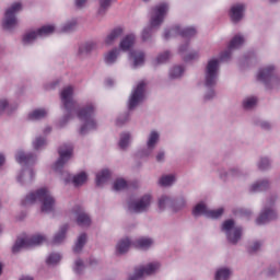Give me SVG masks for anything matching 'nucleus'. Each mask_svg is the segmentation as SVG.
I'll list each match as a JSON object with an SVG mask.
<instances>
[{
  "mask_svg": "<svg viewBox=\"0 0 280 280\" xmlns=\"http://www.w3.org/2000/svg\"><path fill=\"white\" fill-rule=\"evenodd\" d=\"M61 106L63 116L59 120V128H65L73 117H78L83 121L79 132L80 135H89L92 130L97 129V121L95 120V103L88 102L80 107L78 101L73 100V86L67 85L60 92Z\"/></svg>",
  "mask_w": 280,
  "mask_h": 280,
  "instance_id": "nucleus-1",
  "label": "nucleus"
},
{
  "mask_svg": "<svg viewBox=\"0 0 280 280\" xmlns=\"http://www.w3.org/2000/svg\"><path fill=\"white\" fill-rule=\"evenodd\" d=\"M36 202H40L42 213H54L56 211V197L47 188L31 191L22 200L24 207L36 205Z\"/></svg>",
  "mask_w": 280,
  "mask_h": 280,
  "instance_id": "nucleus-2",
  "label": "nucleus"
},
{
  "mask_svg": "<svg viewBox=\"0 0 280 280\" xmlns=\"http://www.w3.org/2000/svg\"><path fill=\"white\" fill-rule=\"evenodd\" d=\"M170 12V3L161 2L153 7L151 12L150 25L144 27L141 33V38L143 43H151L152 31L159 30L162 23H165V16Z\"/></svg>",
  "mask_w": 280,
  "mask_h": 280,
  "instance_id": "nucleus-3",
  "label": "nucleus"
},
{
  "mask_svg": "<svg viewBox=\"0 0 280 280\" xmlns=\"http://www.w3.org/2000/svg\"><path fill=\"white\" fill-rule=\"evenodd\" d=\"M25 5L21 1L12 2L5 10L2 18V30L5 32H14L19 25V14L23 12Z\"/></svg>",
  "mask_w": 280,
  "mask_h": 280,
  "instance_id": "nucleus-4",
  "label": "nucleus"
},
{
  "mask_svg": "<svg viewBox=\"0 0 280 280\" xmlns=\"http://www.w3.org/2000/svg\"><path fill=\"white\" fill-rule=\"evenodd\" d=\"M221 233L225 235L229 244L237 246V244H240V242L242 241V235H244V228L237 225V223H235V220L226 219L221 224Z\"/></svg>",
  "mask_w": 280,
  "mask_h": 280,
  "instance_id": "nucleus-5",
  "label": "nucleus"
},
{
  "mask_svg": "<svg viewBox=\"0 0 280 280\" xmlns=\"http://www.w3.org/2000/svg\"><path fill=\"white\" fill-rule=\"evenodd\" d=\"M220 78V59L211 58L207 61L203 70V86L214 89Z\"/></svg>",
  "mask_w": 280,
  "mask_h": 280,
  "instance_id": "nucleus-6",
  "label": "nucleus"
},
{
  "mask_svg": "<svg viewBox=\"0 0 280 280\" xmlns=\"http://www.w3.org/2000/svg\"><path fill=\"white\" fill-rule=\"evenodd\" d=\"M258 82H261L267 89H279L280 78L277 75V67L268 65L259 69L257 74Z\"/></svg>",
  "mask_w": 280,
  "mask_h": 280,
  "instance_id": "nucleus-7",
  "label": "nucleus"
},
{
  "mask_svg": "<svg viewBox=\"0 0 280 280\" xmlns=\"http://www.w3.org/2000/svg\"><path fill=\"white\" fill-rule=\"evenodd\" d=\"M277 195H271L267 199L266 206L261 209L260 214L256 219V224L258 226H264L273 220H279V212L275 209V203L277 202Z\"/></svg>",
  "mask_w": 280,
  "mask_h": 280,
  "instance_id": "nucleus-8",
  "label": "nucleus"
},
{
  "mask_svg": "<svg viewBox=\"0 0 280 280\" xmlns=\"http://www.w3.org/2000/svg\"><path fill=\"white\" fill-rule=\"evenodd\" d=\"M152 202H154V198L150 194H145L137 199H129L127 209L130 213H148Z\"/></svg>",
  "mask_w": 280,
  "mask_h": 280,
  "instance_id": "nucleus-9",
  "label": "nucleus"
},
{
  "mask_svg": "<svg viewBox=\"0 0 280 280\" xmlns=\"http://www.w3.org/2000/svg\"><path fill=\"white\" fill-rule=\"evenodd\" d=\"M160 141L161 132L156 129H152L147 136L145 148L137 151L138 159H148L149 156H152V153L156 150V145H159Z\"/></svg>",
  "mask_w": 280,
  "mask_h": 280,
  "instance_id": "nucleus-10",
  "label": "nucleus"
},
{
  "mask_svg": "<svg viewBox=\"0 0 280 280\" xmlns=\"http://www.w3.org/2000/svg\"><path fill=\"white\" fill-rule=\"evenodd\" d=\"M59 158L58 160L52 164V170L57 174H62V170H65V165L71 161V158L73 156V145L71 144H62L58 149Z\"/></svg>",
  "mask_w": 280,
  "mask_h": 280,
  "instance_id": "nucleus-11",
  "label": "nucleus"
},
{
  "mask_svg": "<svg viewBox=\"0 0 280 280\" xmlns=\"http://www.w3.org/2000/svg\"><path fill=\"white\" fill-rule=\"evenodd\" d=\"M145 100V83L143 81H140L131 91L128 102H127V108L128 110H135L137 106L140 104H143V101Z\"/></svg>",
  "mask_w": 280,
  "mask_h": 280,
  "instance_id": "nucleus-12",
  "label": "nucleus"
},
{
  "mask_svg": "<svg viewBox=\"0 0 280 280\" xmlns=\"http://www.w3.org/2000/svg\"><path fill=\"white\" fill-rule=\"evenodd\" d=\"M47 238L43 234H35L25 238H18L12 247V253H20L22 248L40 246Z\"/></svg>",
  "mask_w": 280,
  "mask_h": 280,
  "instance_id": "nucleus-13",
  "label": "nucleus"
},
{
  "mask_svg": "<svg viewBox=\"0 0 280 280\" xmlns=\"http://www.w3.org/2000/svg\"><path fill=\"white\" fill-rule=\"evenodd\" d=\"M247 8L248 5L244 2H235L230 7L229 16L234 25H237V23H242V21H244Z\"/></svg>",
  "mask_w": 280,
  "mask_h": 280,
  "instance_id": "nucleus-14",
  "label": "nucleus"
},
{
  "mask_svg": "<svg viewBox=\"0 0 280 280\" xmlns=\"http://www.w3.org/2000/svg\"><path fill=\"white\" fill-rule=\"evenodd\" d=\"M246 43V37L242 34H236L231 40L228 46V49L221 54V60H231V56H233V51L235 49H240Z\"/></svg>",
  "mask_w": 280,
  "mask_h": 280,
  "instance_id": "nucleus-15",
  "label": "nucleus"
},
{
  "mask_svg": "<svg viewBox=\"0 0 280 280\" xmlns=\"http://www.w3.org/2000/svg\"><path fill=\"white\" fill-rule=\"evenodd\" d=\"M72 211L75 215L78 226H81L82 229H89V226H91L93 220L91 219V215L84 211V209L75 207Z\"/></svg>",
  "mask_w": 280,
  "mask_h": 280,
  "instance_id": "nucleus-16",
  "label": "nucleus"
},
{
  "mask_svg": "<svg viewBox=\"0 0 280 280\" xmlns=\"http://www.w3.org/2000/svg\"><path fill=\"white\" fill-rule=\"evenodd\" d=\"M244 176H246V173H244V170L240 168V167H231L228 171H222L220 173V178H222V180H242V178H244Z\"/></svg>",
  "mask_w": 280,
  "mask_h": 280,
  "instance_id": "nucleus-17",
  "label": "nucleus"
},
{
  "mask_svg": "<svg viewBox=\"0 0 280 280\" xmlns=\"http://www.w3.org/2000/svg\"><path fill=\"white\" fill-rule=\"evenodd\" d=\"M15 161L24 167H30V165L36 163V155L32 152L26 153L25 151L20 150L15 154Z\"/></svg>",
  "mask_w": 280,
  "mask_h": 280,
  "instance_id": "nucleus-18",
  "label": "nucleus"
},
{
  "mask_svg": "<svg viewBox=\"0 0 280 280\" xmlns=\"http://www.w3.org/2000/svg\"><path fill=\"white\" fill-rule=\"evenodd\" d=\"M178 51L180 56H184V60H186V62H189L190 60H198L200 58V49L189 51V42H185L184 44L179 45Z\"/></svg>",
  "mask_w": 280,
  "mask_h": 280,
  "instance_id": "nucleus-19",
  "label": "nucleus"
},
{
  "mask_svg": "<svg viewBox=\"0 0 280 280\" xmlns=\"http://www.w3.org/2000/svg\"><path fill=\"white\" fill-rule=\"evenodd\" d=\"M34 178H36V173L32 167L23 168L16 175V180L20 185H30Z\"/></svg>",
  "mask_w": 280,
  "mask_h": 280,
  "instance_id": "nucleus-20",
  "label": "nucleus"
},
{
  "mask_svg": "<svg viewBox=\"0 0 280 280\" xmlns=\"http://www.w3.org/2000/svg\"><path fill=\"white\" fill-rule=\"evenodd\" d=\"M63 174H67L68 176L63 178L65 183H72L74 187H82L84 183H86L89 175H86L85 172H81L79 174H75L71 176L69 173L63 172Z\"/></svg>",
  "mask_w": 280,
  "mask_h": 280,
  "instance_id": "nucleus-21",
  "label": "nucleus"
},
{
  "mask_svg": "<svg viewBox=\"0 0 280 280\" xmlns=\"http://www.w3.org/2000/svg\"><path fill=\"white\" fill-rule=\"evenodd\" d=\"M173 198L170 195H161L158 198V211L159 213H165V211L172 212Z\"/></svg>",
  "mask_w": 280,
  "mask_h": 280,
  "instance_id": "nucleus-22",
  "label": "nucleus"
},
{
  "mask_svg": "<svg viewBox=\"0 0 280 280\" xmlns=\"http://www.w3.org/2000/svg\"><path fill=\"white\" fill-rule=\"evenodd\" d=\"M130 246H132V238L124 236L118 240L115 246L116 255H126L130 250Z\"/></svg>",
  "mask_w": 280,
  "mask_h": 280,
  "instance_id": "nucleus-23",
  "label": "nucleus"
},
{
  "mask_svg": "<svg viewBox=\"0 0 280 280\" xmlns=\"http://www.w3.org/2000/svg\"><path fill=\"white\" fill-rule=\"evenodd\" d=\"M129 58L132 60L133 69H139V67L145 65V52L142 50H131Z\"/></svg>",
  "mask_w": 280,
  "mask_h": 280,
  "instance_id": "nucleus-24",
  "label": "nucleus"
},
{
  "mask_svg": "<svg viewBox=\"0 0 280 280\" xmlns=\"http://www.w3.org/2000/svg\"><path fill=\"white\" fill-rule=\"evenodd\" d=\"M97 49V44L95 42H85L81 44L78 48L77 56L79 58H86L92 51H95Z\"/></svg>",
  "mask_w": 280,
  "mask_h": 280,
  "instance_id": "nucleus-25",
  "label": "nucleus"
},
{
  "mask_svg": "<svg viewBox=\"0 0 280 280\" xmlns=\"http://www.w3.org/2000/svg\"><path fill=\"white\" fill-rule=\"evenodd\" d=\"M121 36H124V28L116 27L106 35L104 43L107 45V47H110L115 45V43H117Z\"/></svg>",
  "mask_w": 280,
  "mask_h": 280,
  "instance_id": "nucleus-26",
  "label": "nucleus"
},
{
  "mask_svg": "<svg viewBox=\"0 0 280 280\" xmlns=\"http://www.w3.org/2000/svg\"><path fill=\"white\" fill-rule=\"evenodd\" d=\"M133 245L136 248H139V250H150V248L154 247V238L141 236L135 241Z\"/></svg>",
  "mask_w": 280,
  "mask_h": 280,
  "instance_id": "nucleus-27",
  "label": "nucleus"
},
{
  "mask_svg": "<svg viewBox=\"0 0 280 280\" xmlns=\"http://www.w3.org/2000/svg\"><path fill=\"white\" fill-rule=\"evenodd\" d=\"M183 209H187V197L182 195L173 199L171 213H180Z\"/></svg>",
  "mask_w": 280,
  "mask_h": 280,
  "instance_id": "nucleus-28",
  "label": "nucleus"
},
{
  "mask_svg": "<svg viewBox=\"0 0 280 280\" xmlns=\"http://www.w3.org/2000/svg\"><path fill=\"white\" fill-rule=\"evenodd\" d=\"M233 269L231 267L221 266L215 269L214 280H231Z\"/></svg>",
  "mask_w": 280,
  "mask_h": 280,
  "instance_id": "nucleus-29",
  "label": "nucleus"
},
{
  "mask_svg": "<svg viewBox=\"0 0 280 280\" xmlns=\"http://www.w3.org/2000/svg\"><path fill=\"white\" fill-rule=\"evenodd\" d=\"M270 187V180L267 178L259 179L257 182H254L249 186L250 194H259V191H267V189Z\"/></svg>",
  "mask_w": 280,
  "mask_h": 280,
  "instance_id": "nucleus-30",
  "label": "nucleus"
},
{
  "mask_svg": "<svg viewBox=\"0 0 280 280\" xmlns=\"http://www.w3.org/2000/svg\"><path fill=\"white\" fill-rule=\"evenodd\" d=\"M121 54V49L119 48H113L109 51L104 54V62L108 67L115 65L117 62V58H119V55Z\"/></svg>",
  "mask_w": 280,
  "mask_h": 280,
  "instance_id": "nucleus-31",
  "label": "nucleus"
},
{
  "mask_svg": "<svg viewBox=\"0 0 280 280\" xmlns=\"http://www.w3.org/2000/svg\"><path fill=\"white\" fill-rule=\"evenodd\" d=\"M176 32L182 36V38H192V36H196L198 34V31L195 26H180L176 25Z\"/></svg>",
  "mask_w": 280,
  "mask_h": 280,
  "instance_id": "nucleus-32",
  "label": "nucleus"
},
{
  "mask_svg": "<svg viewBox=\"0 0 280 280\" xmlns=\"http://www.w3.org/2000/svg\"><path fill=\"white\" fill-rule=\"evenodd\" d=\"M49 115V110L46 108H37L31 112L27 116L28 121H40V119H46Z\"/></svg>",
  "mask_w": 280,
  "mask_h": 280,
  "instance_id": "nucleus-33",
  "label": "nucleus"
},
{
  "mask_svg": "<svg viewBox=\"0 0 280 280\" xmlns=\"http://www.w3.org/2000/svg\"><path fill=\"white\" fill-rule=\"evenodd\" d=\"M135 40H137V36L135 34L125 36L119 43L120 50L130 51V48L135 45Z\"/></svg>",
  "mask_w": 280,
  "mask_h": 280,
  "instance_id": "nucleus-34",
  "label": "nucleus"
},
{
  "mask_svg": "<svg viewBox=\"0 0 280 280\" xmlns=\"http://www.w3.org/2000/svg\"><path fill=\"white\" fill-rule=\"evenodd\" d=\"M38 37V33L36 30H32L26 32L23 37H22V45H24L25 47L30 46V45H34V43H36Z\"/></svg>",
  "mask_w": 280,
  "mask_h": 280,
  "instance_id": "nucleus-35",
  "label": "nucleus"
},
{
  "mask_svg": "<svg viewBox=\"0 0 280 280\" xmlns=\"http://www.w3.org/2000/svg\"><path fill=\"white\" fill-rule=\"evenodd\" d=\"M67 231H69V224L61 225L52 238V244H62L67 240Z\"/></svg>",
  "mask_w": 280,
  "mask_h": 280,
  "instance_id": "nucleus-36",
  "label": "nucleus"
},
{
  "mask_svg": "<svg viewBox=\"0 0 280 280\" xmlns=\"http://www.w3.org/2000/svg\"><path fill=\"white\" fill-rule=\"evenodd\" d=\"M208 212H209V207H207V203H205V201L197 203L192 208L194 218H200L202 215H203V218H207Z\"/></svg>",
  "mask_w": 280,
  "mask_h": 280,
  "instance_id": "nucleus-37",
  "label": "nucleus"
},
{
  "mask_svg": "<svg viewBox=\"0 0 280 280\" xmlns=\"http://www.w3.org/2000/svg\"><path fill=\"white\" fill-rule=\"evenodd\" d=\"M185 74V67L184 66H173L168 71L170 80H180Z\"/></svg>",
  "mask_w": 280,
  "mask_h": 280,
  "instance_id": "nucleus-38",
  "label": "nucleus"
},
{
  "mask_svg": "<svg viewBox=\"0 0 280 280\" xmlns=\"http://www.w3.org/2000/svg\"><path fill=\"white\" fill-rule=\"evenodd\" d=\"M35 31L37 32L38 38H47V36H51V34H54V32H56V26L48 24V25H44Z\"/></svg>",
  "mask_w": 280,
  "mask_h": 280,
  "instance_id": "nucleus-39",
  "label": "nucleus"
},
{
  "mask_svg": "<svg viewBox=\"0 0 280 280\" xmlns=\"http://www.w3.org/2000/svg\"><path fill=\"white\" fill-rule=\"evenodd\" d=\"M174 183H176V175L174 174L162 175L159 179L161 187H172Z\"/></svg>",
  "mask_w": 280,
  "mask_h": 280,
  "instance_id": "nucleus-40",
  "label": "nucleus"
},
{
  "mask_svg": "<svg viewBox=\"0 0 280 280\" xmlns=\"http://www.w3.org/2000/svg\"><path fill=\"white\" fill-rule=\"evenodd\" d=\"M88 236L86 233H81L73 246V253H82V248L86 246Z\"/></svg>",
  "mask_w": 280,
  "mask_h": 280,
  "instance_id": "nucleus-41",
  "label": "nucleus"
},
{
  "mask_svg": "<svg viewBox=\"0 0 280 280\" xmlns=\"http://www.w3.org/2000/svg\"><path fill=\"white\" fill-rule=\"evenodd\" d=\"M131 142H132V135H130V132H122L120 135L118 145L120 150H128V147L130 145Z\"/></svg>",
  "mask_w": 280,
  "mask_h": 280,
  "instance_id": "nucleus-42",
  "label": "nucleus"
},
{
  "mask_svg": "<svg viewBox=\"0 0 280 280\" xmlns=\"http://www.w3.org/2000/svg\"><path fill=\"white\" fill-rule=\"evenodd\" d=\"M256 165L260 172H266L272 167V161L268 156H262L257 161Z\"/></svg>",
  "mask_w": 280,
  "mask_h": 280,
  "instance_id": "nucleus-43",
  "label": "nucleus"
},
{
  "mask_svg": "<svg viewBox=\"0 0 280 280\" xmlns=\"http://www.w3.org/2000/svg\"><path fill=\"white\" fill-rule=\"evenodd\" d=\"M108 178H110V171L103 170L96 174V185L97 187H102L104 183H107Z\"/></svg>",
  "mask_w": 280,
  "mask_h": 280,
  "instance_id": "nucleus-44",
  "label": "nucleus"
},
{
  "mask_svg": "<svg viewBox=\"0 0 280 280\" xmlns=\"http://www.w3.org/2000/svg\"><path fill=\"white\" fill-rule=\"evenodd\" d=\"M170 58H172V52L170 50H165L155 57L153 65H165Z\"/></svg>",
  "mask_w": 280,
  "mask_h": 280,
  "instance_id": "nucleus-45",
  "label": "nucleus"
},
{
  "mask_svg": "<svg viewBox=\"0 0 280 280\" xmlns=\"http://www.w3.org/2000/svg\"><path fill=\"white\" fill-rule=\"evenodd\" d=\"M257 106V97L247 96L243 100V108L244 110H253V108Z\"/></svg>",
  "mask_w": 280,
  "mask_h": 280,
  "instance_id": "nucleus-46",
  "label": "nucleus"
},
{
  "mask_svg": "<svg viewBox=\"0 0 280 280\" xmlns=\"http://www.w3.org/2000/svg\"><path fill=\"white\" fill-rule=\"evenodd\" d=\"M117 0H98L100 8H98V14L100 16H104L106 12H108V8H110L112 3Z\"/></svg>",
  "mask_w": 280,
  "mask_h": 280,
  "instance_id": "nucleus-47",
  "label": "nucleus"
},
{
  "mask_svg": "<svg viewBox=\"0 0 280 280\" xmlns=\"http://www.w3.org/2000/svg\"><path fill=\"white\" fill-rule=\"evenodd\" d=\"M221 215H224V208H218L214 210L208 208V214L206 218L210 220H220Z\"/></svg>",
  "mask_w": 280,
  "mask_h": 280,
  "instance_id": "nucleus-48",
  "label": "nucleus"
},
{
  "mask_svg": "<svg viewBox=\"0 0 280 280\" xmlns=\"http://www.w3.org/2000/svg\"><path fill=\"white\" fill-rule=\"evenodd\" d=\"M47 145V139L43 136H37L33 141L34 150H43Z\"/></svg>",
  "mask_w": 280,
  "mask_h": 280,
  "instance_id": "nucleus-49",
  "label": "nucleus"
},
{
  "mask_svg": "<svg viewBox=\"0 0 280 280\" xmlns=\"http://www.w3.org/2000/svg\"><path fill=\"white\" fill-rule=\"evenodd\" d=\"M128 187V182L124 178H117L113 184L114 191H124Z\"/></svg>",
  "mask_w": 280,
  "mask_h": 280,
  "instance_id": "nucleus-50",
  "label": "nucleus"
},
{
  "mask_svg": "<svg viewBox=\"0 0 280 280\" xmlns=\"http://www.w3.org/2000/svg\"><path fill=\"white\" fill-rule=\"evenodd\" d=\"M60 259H62V256L59 253H52L47 257L46 264L48 266H56V264H60Z\"/></svg>",
  "mask_w": 280,
  "mask_h": 280,
  "instance_id": "nucleus-51",
  "label": "nucleus"
},
{
  "mask_svg": "<svg viewBox=\"0 0 280 280\" xmlns=\"http://www.w3.org/2000/svg\"><path fill=\"white\" fill-rule=\"evenodd\" d=\"M75 27H78V21L70 20L61 25V32H65V33L73 32Z\"/></svg>",
  "mask_w": 280,
  "mask_h": 280,
  "instance_id": "nucleus-52",
  "label": "nucleus"
},
{
  "mask_svg": "<svg viewBox=\"0 0 280 280\" xmlns=\"http://www.w3.org/2000/svg\"><path fill=\"white\" fill-rule=\"evenodd\" d=\"M85 268L86 266L84 265V261L82 259L78 258L77 260H74L73 271L75 272V275H82Z\"/></svg>",
  "mask_w": 280,
  "mask_h": 280,
  "instance_id": "nucleus-53",
  "label": "nucleus"
},
{
  "mask_svg": "<svg viewBox=\"0 0 280 280\" xmlns=\"http://www.w3.org/2000/svg\"><path fill=\"white\" fill-rule=\"evenodd\" d=\"M174 36H179L178 31H176V25L172 28H166L163 34L164 40H170Z\"/></svg>",
  "mask_w": 280,
  "mask_h": 280,
  "instance_id": "nucleus-54",
  "label": "nucleus"
},
{
  "mask_svg": "<svg viewBox=\"0 0 280 280\" xmlns=\"http://www.w3.org/2000/svg\"><path fill=\"white\" fill-rule=\"evenodd\" d=\"M4 110L10 113V100L2 97L0 98V115H3Z\"/></svg>",
  "mask_w": 280,
  "mask_h": 280,
  "instance_id": "nucleus-55",
  "label": "nucleus"
},
{
  "mask_svg": "<svg viewBox=\"0 0 280 280\" xmlns=\"http://www.w3.org/2000/svg\"><path fill=\"white\" fill-rule=\"evenodd\" d=\"M208 91L203 94V101L211 102V100H215V90L213 88H207Z\"/></svg>",
  "mask_w": 280,
  "mask_h": 280,
  "instance_id": "nucleus-56",
  "label": "nucleus"
},
{
  "mask_svg": "<svg viewBox=\"0 0 280 280\" xmlns=\"http://www.w3.org/2000/svg\"><path fill=\"white\" fill-rule=\"evenodd\" d=\"M117 125L124 126V124H127V121H130V113H124L117 118Z\"/></svg>",
  "mask_w": 280,
  "mask_h": 280,
  "instance_id": "nucleus-57",
  "label": "nucleus"
},
{
  "mask_svg": "<svg viewBox=\"0 0 280 280\" xmlns=\"http://www.w3.org/2000/svg\"><path fill=\"white\" fill-rule=\"evenodd\" d=\"M261 246H264V243L261 241H255L249 245V253H257L260 250Z\"/></svg>",
  "mask_w": 280,
  "mask_h": 280,
  "instance_id": "nucleus-58",
  "label": "nucleus"
},
{
  "mask_svg": "<svg viewBox=\"0 0 280 280\" xmlns=\"http://www.w3.org/2000/svg\"><path fill=\"white\" fill-rule=\"evenodd\" d=\"M166 152L165 149H160L155 154L156 163H165Z\"/></svg>",
  "mask_w": 280,
  "mask_h": 280,
  "instance_id": "nucleus-59",
  "label": "nucleus"
},
{
  "mask_svg": "<svg viewBox=\"0 0 280 280\" xmlns=\"http://www.w3.org/2000/svg\"><path fill=\"white\" fill-rule=\"evenodd\" d=\"M89 0H74V4L77 8L81 9V8H84V5H86V2Z\"/></svg>",
  "mask_w": 280,
  "mask_h": 280,
  "instance_id": "nucleus-60",
  "label": "nucleus"
},
{
  "mask_svg": "<svg viewBox=\"0 0 280 280\" xmlns=\"http://www.w3.org/2000/svg\"><path fill=\"white\" fill-rule=\"evenodd\" d=\"M3 165H5V155L0 153V167H3Z\"/></svg>",
  "mask_w": 280,
  "mask_h": 280,
  "instance_id": "nucleus-61",
  "label": "nucleus"
},
{
  "mask_svg": "<svg viewBox=\"0 0 280 280\" xmlns=\"http://www.w3.org/2000/svg\"><path fill=\"white\" fill-rule=\"evenodd\" d=\"M261 128H265V130H270V122L262 121L261 122Z\"/></svg>",
  "mask_w": 280,
  "mask_h": 280,
  "instance_id": "nucleus-62",
  "label": "nucleus"
},
{
  "mask_svg": "<svg viewBox=\"0 0 280 280\" xmlns=\"http://www.w3.org/2000/svg\"><path fill=\"white\" fill-rule=\"evenodd\" d=\"M44 132L45 135H49V132H51V127L50 126L45 127Z\"/></svg>",
  "mask_w": 280,
  "mask_h": 280,
  "instance_id": "nucleus-63",
  "label": "nucleus"
},
{
  "mask_svg": "<svg viewBox=\"0 0 280 280\" xmlns=\"http://www.w3.org/2000/svg\"><path fill=\"white\" fill-rule=\"evenodd\" d=\"M21 280H34V278H32V277H23V278H21Z\"/></svg>",
  "mask_w": 280,
  "mask_h": 280,
  "instance_id": "nucleus-64",
  "label": "nucleus"
}]
</instances>
